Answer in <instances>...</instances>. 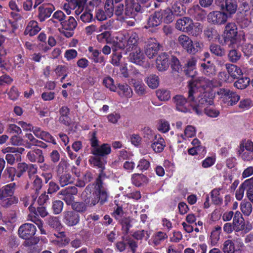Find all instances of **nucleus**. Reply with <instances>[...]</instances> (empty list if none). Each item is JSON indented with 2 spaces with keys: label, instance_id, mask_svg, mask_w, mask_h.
Segmentation results:
<instances>
[{
  "label": "nucleus",
  "instance_id": "nucleus-1",
  "mask_svg": "<svg viewBox=\"0 0 253 253\" xmlns=\"http://www.w3.org/2000/svg\"><path fill=\"white\" fill-rule=\"evenodd\" d=\"M213 86L212 81L203 77L188 81L190 105L197 114L201 115L204 108L213 104Z\"/></svg>",
  "mask_w": 253,
  "mask_h": 253
},
{
  "label": "nucleus",
  "instance_id": "nucleus-2",
  "mask_svg": "<svg viewBox=\"0 0 253 253\" xmlns=\"http://www.w3.org/2000/svg\"><path fill=\"white\" fill-rule=\"evenodd\" d=\"M106 191L102 185L100 176L97 178L95 185H89L82 194V198L90 206H94L99 202L104 203L107 199Z\"/></svg>",
  "mask_w": 253,
  "mask_h": 253
},
{
  "label": "nucleus",
  "instance_id": "nucleus-3",
  "mask_svg": "<svg viewBox=\"0 0 253 253\" xmlns=\"http://www.w3.org/2000/svg\"><path fill=\"white\" fill-rule=\"evenodd\" d=\"M16 189L15 183H11L0 188V205L3 208H8L18 203V197L14 195Z\"/></svg>",
  "mask_w": 253,
  "mask_h": 253
},
{
  "label": "nucleus",
  "instance_id": "nucleus-4",
  "mask_svg": "<svg viewBox=\"0 0 253 253\" xmlns=\"http://www.w3.org/2000/svg\"><path fill=\"white\" fill-rule=\"evenodd\" d=\"M175 27L177 30L191 34L193 36L199 35L203 29L201 24L194 23L191 18L187 17L177 20Z\"/></svg>",
  "mask_w": 253,
  "mask_h": 253
},
{
  "label": "nucleus",
  "instance_id": "nucleus-5",
  "mask_svg": "<svg viewBox=\"0 0 253 253\" xmlns=\"http://www.w3.org/2000/svg\"><path fill=\"white\" fill-rule=\"evenodd\" d=\"M177 43L188 53L195 54L201 50L203 47V44L199 41H193L187 36L181 35L177 39Z\"/></svg>",
  "mask_w": 253,
  "mask_h": 253
},
{
  "label": "nucleus",
  "instance_id": "nucleus-6",
  "mask_svg": "<svg viewBox=\"0 0 253 253\" xmlns=\"http://www.w3.org/2000/svg\"><path fill=\"white\" fill-rule=\"evenodd\" d=\"M69 164L66 161L61 160L57 167V177L61 187H64L74 182V178L68 172Z\"/></svg>",
  "mask_w": 253,
  "mask_h": 253
},
{
  "label": "nucleus",
  "instance_id": "nucleus-7",
  "mask_svg": "<svg viewBox=\"0 0 253 253\" xmlns=\"http://www.w3.org/2000/svg\"><path fill=\"white\" fill-rule=\"evenodd\" d=\"M217 94L221 103L227 106L236 105L240 99V96L236 92L224 88H219Z\"/></svg>",
  "mask_w": 253,
  "mask_h": 253
},
{
  "label": "nucleus",
  "instance_id": "nucleus-8",
  "mask_svg": "<svg viewBox=\"0 0 253 253\" xmlns=\"http://www.w3.org/2000/svg\"><path fill=\"white\" fill-rule=\"evenodd\" d=\"M225 42L230 47L237 43L238 29L234 23H228L224 31Z\"/></svg>",
  "mask_w": 253,
  "mask_h": 253
},
{
  "label": "nucleus",
  "instance_id": "nucleus-9",
  "mask_svg": "<svg viewBox=\"0 0 253 253\" xmlns=\"http://www.w3.org/2000/svg\"><path fill=\"white\" fill-rule=\"evenodd\" d=\"M124 38L120 41L118 43L119 48H126L127 51H130L135 47H139L137 46V42L138 39L137 35L136 33H131L126 36H124Z\"/></svg>",
  "mask_w": 253,
  "mask_h": 253
},
{
  "label": "nucleus",
  "instance_id": "nucleus-10",
  "mask_svg": "<svg viewBox=\"0 0 253 253\" xmlns=\"http://www.w3.org/2000/svg\"><path fill=\"white\" fill-rule=\"evenodd\" d=\"M78 189L75 186H70L61 190L58 195L59 198L64 200L68 205H71L74 201V195L78 193Z\"/></svg>",
  "mask_w": 253,
  "mask_h": 253
},
{
  "label": "nucleus",
  "instance_id": "nucleus-11",
  "mask_svg": "<svg viewBox=\"0 0 253 253\" xmlns=\"http://www.w3.org/2000/svg\"><path fill=\"white\" fill-rule=\"evenodd\" d=\"M227 19L226 13L219 11L211 12L207 16L208 21L213 24H223L227 21Z\"/></svg>",
  "mask_w": 253,
  "mask_h": 253
},
{
  "label": "nucleus",
  "instance_id": "nucleus-12",
  "mask_svg": "<svg viewBox=\"0 0 253 253\" xmlns=\"http://www.w3.org/2000/svg\"><path fill=\"white\" fill-rule=\"evenodd\" d=\"M36 229L35 225L31 223H25L21 225L18 229V234L20 238L29 240L35 234Z\"/></svg>",
  "mask_w": 253,
  "mask_h": 253
},
{
  "label": "nucleus",
  "instance_id": "nucleus-13",
  "mask_svg": "<svg viewBox=\"0 0 253 253\" xmlns=\"http://www.w3.org/2000/svg\"><path fill=\"white\" fill-rule=\"evenodd\" d=\"M125 14L129 18H134L137 13L141 11V6L134 0H125Z\"/></svg>",
  "mask_w": 253,
  "mask_h": 253
},
{
  "label": "nucleus",
  "instance_id": "nucleus-14",
  "mask_svg": "<svg viewBox=\"0 0 253 253\" xmlns=\"http://www.w3.org/2000/svg\"><path fill=\"white\" fill-rule=\"evenodd\" d=\"M232 224L234 227V231L239 232L245 230L246 232L251 229V226L247 228L245 226V220L242 214L239 211L235 212L233 217Z\"/></svg>",
  "mask_w": 253,
  "mask_h": 253
},
{
  "label": "nucleus",
  "instance_id": "nucleus-15",
  "mask_svg": "<svg viewBox=\"0 0 253 253\" xmlns=\"http://www.w3.org/2000/svg\"><path fill=\"white\" fill-rule=\"evenodd\" d=\"M130 51L129 60L137 65H143L145 62V57L140 48L135 47Z\"/></svg>",
  "mask_w": 253,
  "mask_h": 253
},
{
  "label": "nucleus",
  "instance_id": "nucleus-16",
  "mask_svg": "<svg viewBox=\"0 0 253 253\" xmlns=\"http://www.w3.org/2000/svg\"><path fill=\"white\" fill-rule=\"evenodd\" d=\"M159 50V43L155 39L150 38L147 42L145 53L151 59L156 55Z\"/></svg>",
  "mask_w": 253,
  "mask_h": 253
},
{
  "label": "nucleus",
  "instance_id": "nucleus-17",
  "mask_svg": "<svg viewBox=\"0 0 253 253\" xmlns=\"http://www.w3.org/2000/svg\"><path fill=\"white\" fill-rule=\"evenodd\" d=\"M54 10V6L51 4L43 3L38 8V17L40 20L41 22L44 21L45 19L50 16Z\"/></svg>",
  "mask_w": 253,
  "mask_h": 253
},
{
  "label": "nucleus",
  "instance_id": "nucleus-18",
  "mask_svg": "<svg viewBox=\"0 0 253 253\" xmlns=\"http://www.w3.org/2000/svg\"><path fill=\"white\" fill-rule=\"evenodd\" d=\"M63 221L68 226H74L79 222L80 216L74 211H65L63 213Z\"/></svg>",
  "mask_w": 253,
  "mask_h": 253
},
{
  "label": "nucleus",
  "instance_id": "nucleus-19",
  "mask_svg": "<svg viewBox=\"0 0 253 253\" xmlns=\"http://www.w3.org/2000/svg\"><path fill=\"white\" fill-rule=\"evenodd\" d=\"M32 132L38 138L41 139L47 142L56 144V142L54 137L47 131L42 130L40 127L36 126L32 128Z\"/></svg>",
  "mask_w": 253,
  "mask_h": 253
},
{
  "label": "nucleus",
  "instance_id": "nucleus-20",
  "mask_svg": "<svg viewBox=\"0 0 253 253\" xmlns=\"http://www.w3.org/2000/svg\"><path fill=\"white\" fill-rule=\"evenodd\" d=\"M173 100L176 109L178 111L184 113L190 111L189 106H190V105L189 99L188 102L184 97L182 95H178L173 98Z\"/></svg>",
  "mask_w": 253,
  "mask_h": 253
},
{
  "label": "nucleus",
  "instance_id": "nucleus-21",
  "mask_svg": "<svg viewBox=\"0 0 253 253\" xmlns=\"http://www.w3.org/2000/svg\"><path fill=\"white\" fill-rule=\"evenodd\" d=\"M27 159L32 163H42L44 162V157L42 150L33 149L30 150L26 156Z\"/></svg>",
  "mask_w": 253,
  "mask_h": 253
},
{
  "label": "nucleus",
  "instance_id": "nucleus-22",
  "mask_svg": "<svg viewBox=\"0 0 253 253\" xmlns=\"http://www.w3.org/2000/svg\"><path fill=\"white\" fill-rule=\"evenodd\" d=\"M156 67L159 71H164L169 67L168 55L165 53L160 54L156 61Z\"/></svg>",
  "mask_w": 253,
  "mask_h": 253
},
{
  "label": "nucleus",
  "instance_id": "nucleus-23",
  "mask_svg": "<svg viewBox=\"0 0 253 253\" xmlns=\"http://www.w3.org/2000/svg\"><path fill=\"white\" fill-rule=\"evenodd\" d=\"M201 70L207 76L212 77L216 74L214 65L211 61H205L201 64Z\"/></svg>",
  "mask_w": 253,
  "mask_h": 253
},
{
  "label": "nucleus",
  "instance_id": "nucleus-24",
  "mask_svg": "<svg viewBox=\"0 0 253 253\" xmlns=\"http://www.w3.org/2000/svg\"><path fill=\"white\" fill-rule=\"evenodd\" d=\"M117 90L118 94L123 98H130L133 95L132 89L126 84H119Z\"/></svg>",
  "mask_w": 253,
  "mask_h": 253
},
{
  "label": "nucleus",
  "instance_id": "nucleus-25",
  "mask_svg": "<svg viewBox=\"0 0 253 253\" xmlns=\"http://www.w3.org/2000/svg\"><path fill=\"white\" fill-rule=\"evenodd\" d=\"M111 152V146L109 144L104 143L91 149V153L94 155L99 156H105L110 154Z\"/></svg>",
  "mask_w": 253,
  "mask_h": 253
},
{
  "label": "nucleus",
  "instance_id": "nucleus-26",
  "mask_svg": "<svg viewBox=\"0 0 253 253\" xmlns=\"http://www.w3.org/2000/svg\"><path fill=\"white\" fill-rule=\"evenodd\" d=\"M166 146L164 139L159 134L155 135L151 147L157 153L162 152Z\"/></svg>",
  "mask_w": 253,
  "mask_h": 253
},
{
  "label": "nucleus",
  "instance_id": "nucleus-27",
  "mask_svg": "<svg viewBox=\"0 0 253 253\" xmlns=\"http://www.w3.org/2000/svg\"><path fill=\"white\" fill-rule=\"evenodd\" d=\"M40 30L41 29L38 26L37 22L32 20L28 23L24 31V34L29 35L30 36H33L36 35Z\"/></svg>",
  "mask_w": 253,
  "mask_h": 253
},
{
  "label": "nucleus",
  "instance_id": "nucleus-28",
  "mask_svg": "<svg viewBox=\"0 0 253 253\" xmlns=\"http://www.w3.org/2000/svg\"><path fill=\"white\" fill-rule=\"evenodd\" d=\"M188 13L198 19L203 18L206 14L205 11L198 4L193 5L192 8L189 9Z\"/></svg>",
  "mask_w": 253,
  "mask_h": 253
},
{
  "label": "nucleus",
  "instance_id": "nucleus-29",
  "mask_svg": "<svg viewBox=\"0 0 253 253\" xmlns=\"http://www.w3.org/2000/svg\"><path fill=\"white\" fill-rule=\"evenodd\" d=\"M162 15L159 11H156L153 14L151 15L148 21V26L149 27H156L162 22Z\"/></svg>",
  "mask_w": 253,
  "mask_h": 253
},
{
  "label": "nucleus",
  "instance_id": "nucleus-30",
  "mask_svg": "<svg viewBox=\"0 0 253 253\" xmlns=\"http://www.w3.org/2000/svg\"><path fill=\"white\" fill-rule=\"evenodd\" d=\"M222 9L225 10L230 14L236 12L237 8V1L236 0H225V4L222 3L221 4Z\"/></svg>",
  "mask_w": 253,
  "mask_h": 253
},
{
  "label": "nucleus",
  "instance_id": "nucleus-31",
  "mask_svg": "<svg viewBox=\"0 0 253 253\" xmlns=\"http://www.w3.org/2000/svg\"><path fill=\"white\" fill-rule=\"evenodd\" d=\"M131 84L134 88V90L138 95H143L146 93V86L141 81L131 79Z\"/></svg>",
  "mask_w": 253,
  "mask_h": 253
},
{
  "label": "nucleus",
  "instance_id": "nucleus-32",
  "mask_svg": "<svg viewBox=\"0 0 253 253\" xmlns=\"http://www.w3.org/2000/svg\"><path fill=\"white\" fill-rule=\"evenodd\" d=\"M62 29L65 30H74L77 26V22L72 17H69L68 20H64L61 23Z\"/></svg>",
  "mask_w": 253,
  "mask_h": 253
},
{
  "label": "nucleus",
  "instance_id": "nucleus-33",
  "mask_svg": "<svg viewBox=\"0 0 253 253\" xmlns=\"http://www.w3.org/2000/svg\"><path fill=\"white\" fill-rule=\"evenodd\" d=\"M225 66L229 75L233 78H237L242 73L241 69L235 65L226 64Z\"/></svg>",
  "mask_w": 253,
  "mask_h": 253
},
{
  "label": "nucleus",
  "instance_id": "nucleus-34",
  "mask_svg": "<svg viewBox=\"0 0 253 253\" xmlns=\"http://www.w3.org/2000/svg\"><path fill=\"white\" fill-rule=\"evenodd\" d=\"M162 15V20L166 23L172 22L174 18V15L172 10L167 8L165 10L159 11Z\"/></svg>",
  "mask_w": 253,
  "mask_h": 253
},
{
  "label": "nucleus",
  "instance_id": "nucleus-35",
  "mask_svg": "<svg viewBox=\"0 0 253 253\" xmlns=\"http://www.w3.org/2000/svg\"><path fill=\"white\" fill-rule=\"evenodd\" d=\"M196 60L194 58L189 59L187 63V70L186 74L192 78L195 76L196 72L194 71L195 68Z\"/></svg>",
  "mask_w": 253,
  "mask_h": 253
},
{
  "label": "nucleus",
  "instance_id": "nucleus-36",
  "mask_svg": "<svg viewBox=\"0 0 253 253\" xmlns=\"http://www.w3.org/2000/svg\"><path fill=\"white\" fill-rule=\"evenodd\" d=\"M132 182L136 186H140L142 184L146 183L148 179L146 176L142 174L135 173L132 175Z\"/></svg>",
  "mask_w": 253,
  "mask_h": 253
},
{
  "label": "nucleus",
  "instance_id": "nucleus-37",
  "mask_svg": "<svg viewBox=\"0 0 253 253\" xmlns=\"http://www.w3.org/2000/svg\"><path fill=\"white\" fill-rule=\"evenodd\" d=\"M240 210L245 216H249L253 212V207L249 202L243 201L240 205Z\"/></svg>",
  "mask_w": 253,
  "mask_h": 253
},
{
  "label": "nucleus",
  "instance_id": "nucleus-38",
  "mask_svg": "<svg viewBox=\"0 0 253 253\" xmlns=\"http://www.w3.org/2000/svg\"><path fill=\"white\" fill-rule=\"evenodd\" d=\"M145 81L149 87L152 89L156 88L159 85V78L156 75H150Z\"/></svg>",
  "mask_w": 253,
  "mask_h": 253
},
{
  "label": "nucleus",
  "instance_id": "nucleus-39",
  "mask_svg": "<svg viewBox=\"0 0 253 253\" xmlns=\"http://www.w3.org/2000/svg\"><path fill=\"white\" fill-rule=\"evenodd\" d=\"M221 232V228L219 226H215L211 235V245H215L220 238V234Z\"/></svg>",
  "mask_w": 253,
  "mask_h": 253
},
{
  "label": "nucleus",
  "instance_id": "nucleus-40",
  "mask_svg": "<svg viewBox=\"0 0 253 253\" xmlns=\"http://www.w3.org/2000/svg\"><path fill=\"white\" fill-rule=\"evenodd\" d=\"M196 134V129L192 126H187L184 129V134H181L180 137L183 139L194 137Z\"/></svg>",
  "mask_w": 253,
  "mask_h": 253
},
{
  "label": "nucleus",
  "instance_id": "nucleus-41",
  "mask_svg": "<svg viewBox=\"0 0 253 253\" xmlns=\"http://www.w3.org/2000/svg\"><path fill=\"white\" fill-rule=\"evenodd\" d=\"M249 183V180H246L243 183H242L236 192V198L238 200H241L242 199L244 191L245 189H247L248 187Z\"/></svg>",
  "mask_w": 253,
  "mask_h": 253
},
{
  "label": "nucleus",
  "instance_id": "nucleus-42",
  "mask_svg": "<svg viewBox=\"0 0 253 253\" xmlns=\"http://www.w3.org/2000/svg\"><path fill=\"white\" fill-rule=\"evenodd\" d=\"M210 49L212 54L216 56H222L225 53L224 49L218 44H211L210 47Z\"/></svg>",
  "mask_w": 253,
  "mask_h": 253
},
{
  "label": "nucleus",
  "instance_id": "nucleus-43",
  "mask_svg": "<svg viewBox=\"0 0 253 253\" xmlns=\"http://www.w3.org/2000/svg\"><path fill=\"white\" fill-rule=\"evenodd\" d=\"M250 80L248 78H242L238 79L234 83V86L238 89H243L249 85Z\"/></svg>",
  "mask_w": 253,
  "mask_h": 253
},
{
  "label": "nucleus",
  "instance_id": "nucleus-44",
  "mask_svg": "<svg viewBox=\"0 0 253 253\" xmlns=\"http://www.w3.org/2000/svg\"><path fill=\"white\" fill-rule=\"evenodd\" d=\"M156 95L158 98L162 101L168 100L170 98L169 91L165 89H160L157 90Z\"/></svg>",
  "mask_w": 253,
  "mask_h": 253
},
{
  "label": "nucleus",
  "instance_id": "nucleus-45",
  "mask_svg": "<svg viewBox=\"0 0 253 253\" xmlns=\"http://www.w3.org/2000/svg\"><path fill=\"white\" fill-rule=\"evenodd\" d=\"M228 57L230 62L235 63L241 58V53L236 49H232L229 51Z\"/></svg>",
  "mask_w": 253,
  "mask_h": 253
},
{
  "label": "nucleus",
  "instance_id": "nucleus-46",
  "mask_svg": "<svg viewBox=\"0 0 253 253\" xmlns=\"http://www.w3.org/2000/svg\"><path fill=\"white\" fill-rule=\"evenodd\" d=\"M71 205L73 210L79 212H84L87 209L86 204L82 202H73Z\"/></svg>",
  "mask_w": 253,
  "mask_h": 253
},
{
  "label": "nucleus",
  "instance_id": "nucleus-47",
  "mask_svg": "<svg viewBox=\"0 0 253 253\" xmlns=\"http://www.w3.org/2000/svg\"><path fill=\"white\" fill-rule=\"evenodd\" d=\"M103 83L105 87L109 88L110 90L114 92L117 91V87L114 84V80L110 77L104 78Z\"/></svg>",
  "mask_w": 253,
  "mask_h": 253
},
{
  "label": "nucleus",
  "instance_id": "nucleus-48",
  "mask_svg": "<svg viewBox=\"0 0 253 253\" xmlns=\"http://www.w3.org/2000/svg\"><path fill=\"white\" fill-rule=\"evenodd\" d=\"M239 150L253 151V142L250 140H244L241 142Z\"/></svg>",
  "mask_w": 253,
  "mask_h": 253
},
{
  "label": "nucleus",
  "instance_id": "nucleus-49",
  "mask_svg": "<svg viewBox=\"0 0 253 253\" xmlns=\"http://www.w3.org/2000/svg\"><path fill=\"white\" fill-rule=\"evenodd\" d=\"M211 198L212 201L215 205H219L222 202V198L220 195L219 190L213 189L211 192Z\"/></svg>",
  "mask_w": 253,
  "mask_h": 253
},
{
  "label": "nucleus",
  "instance_id": "nucleus-50",
  "mask_svg": "<svg viewBox=\"0 0 253 253\" xmlns=\"http://www.w3.org/2000/svg\"><path fill=\"white\" fill-rule=\"evenodd\" d=\"M16 172V169L13 167H7L4 170L3 176L9 181H13Z\"/></svg>",
  "mask_w": 253,
  "mask_h": 253
},
{
  "label": "nucleus",
  "instance_id": "nucleus-51",
  "mask_svg": "<svg viewBox=\"0 0 253 253\" xmlns=\"http://www.w3.org/2000/svg\"><path fill=\"white\" fill-rule=\"evenodd\" d=\"M48 224L53 228L60 229L61 224L57 217L50 216L47 219Z\"/></svg>",
  "mask_w": 253,
  "mask_h": 253
},
{
  "label": "nucleus",
  "instance_id": "nucleus-52",
  "mask_svg": "<svg viewBox=\"0 0 253 253\" xmlns=\"http://www.w3.org/2000/svg\"><path fill=\"white\" fill-rule=\"evenodd\" d=\"M63 202L60 200L53 201L52 206L53 213L55 214L60 213L63 210Z\"/></svg>",
  "mask_w": 253,
  "mask_h": 253
},
{
  "label": "nucleus",
  "instance_id": "nucleus-53",
  "mask_svg": "<svg viewBox=\"0 0 253 253\" xmlns=\"http://www.w3.org/2000/svg\"><path fill=\"white\" fill-rule=\"evenodd\" d=\"M65 17L66 15L62 11L60 10L57 11L53 14L52 18L48 21V22L50 24L55 23V20L56 19L61 23L64 20Z\"/></svg>",
  "mask_w": 253,
  "mask_h": 253
},
{
  "label": "nucleus",
  "instance_id": "nucleus-54",
  "mask_svg": "<svg viewBox=\"0 0 253 253\" xmlns=\"http://www.w3.org/2000/svg\"><path fill=\"white\" fill-rule=\"evenodd\" d=\"M89 163L94 166L102 169L104 167V162L100 158L92 156L89 160Z\"/></svg>",
  "mask_w": 253,
  "mask_h": 253
},
{
  "label": "nucleus",
  "instance_id": "nucleus-55",
  "mask_svg": "<svg viewBox=\"0 0 253 253\" xmlns=\"http://www.w3.org/2000/svg\"><path fill=\"white\" fill-rule=\"evenodd\" d=\"M223 251L224 253H234V245L231 240H228L224 243Z\"/></svg>",
  "mask_w": 253,
  "mask_h": 253
},
{
  "label": "nucleus",
  "instance_id": "nucleus-56",
  "mask_svg": "<svg viewBox=\"0 0 253 253\" xmlns=\"http://www.w3.org/2000/svg\"><path fill=\"white\" fill-rule=\"evenodd\" d=\"M105 13L108 17L113 14V0H107L104 6Z\"/></svg>",
  "mask_w": 253,
  "mask_h": 253
},
{
  "label": "nucleus",
  "instance_id": "nucleus-57",
  "mask_svg": "<svg viewBox=\"0 0 253 253\" xmlns=\"http://www.w3.org/2000/svg\"><path fill=\"white\" fill-rule=\"evenodd\" d=\"M203 111L207 116L212 118L217 117L220 113L218 110L213 107H209V106L204 108Z\"/></svg>",
  "mask_w": 253,
  "mask_h": 253
},
{
  "label": "nucleus",
  "instance_id": "nucleus-58",
  "mask_svg": "<svg viewBox=\"0 0 253 253\" xmlns=\"http://www.w3.org/2000/svg\"><path fill=\"white\" fill-rule=\"evenodd\" d=\"M242 51L245 56L249 57L253 54V44L250 43H245L242 45Z\"/></svg>",
  "mask_w": 253,
  "mask_h": 253
},
{
  "label": "nucleus",
  "instance_id": "nucleus-59",
  "mask_svg": "<svg viewBox=\"0 0 253 253\" xmlns=\"http://www.w3.org/2000/svg\"><path fill=\"white\" fill-rule=\"evenodd\" d=\"M238 152L244 161H249L253 159V151L239 150Z\"/></svg>",
  "mask_w": 253,
  "mask_h": 253
},
{
  "label": "nucleus",
  "instance_id": "nucleus-60",
  "mask_svg": "<svg viewBox=\"0 0 253 253\" xmlns=\"http://www.w3.org/2000/svg\"><path fill=\"white\" fill-rule=\"evenodd\" d=\"M78 52L74 49H67L64 53V57L67 61L75 59L78 56Z\"/></svg>",
  "mask_w": 253,
  "mask_h": 253
},
{
  "label": "nucleus",
  "instance_id": "nucleus-61",
  "mask_svg": "<svg viewBox=\"0 0 253 253\" xmlns=\"http://www.w3.org/2000/svg\"><path fill=\"white\" fill-rule=\"evenodd\" d=\"M120 221L122 224L123 232L127 234L131 226L130 219L129 218H123Z\"/></svg>",
  "mask_w": 253,
  "mask_h": 253
},
{
  "label": "nucleus",
  "instance_id": "nucleus-62",
  "mask_svg": "<svg viewBox=\"0 0 253 253\" xmlns=\"http://www.w3.org/2000/svg\"><path fill=\"white\" fill-rule=\"evenodd\" d=\"M20 157L21 156L19 154L8 153L5 156V159L8 164L13 165L15 163L16 159L18 160L20 159Z\"/></svg>",
  "mask_w": 253,
  "mask_h": 253
},
{
  "label": "nucleus",
  "instance_id": "nucleus-63",
  "mask_svg": "<svg viewBox=\"0 0 253 253\" xmlns=\"http://www.w3.org/2000/svg\"><path fill=\"white\" fill-rule=\"evenodd\" d=\"M122 55L121 53H113L112 55L111 63L114 66H118L120 65L121 60L122 59Z\"/></svg>",
  "mask_w": 253,
  "mask_h": 253
},
{
  "label": "nucleus",
  "instance_id": "nucleus-64",
  "mask_svg": "<svg viewBox=\"0 0 253 253\" xmlns=\"http://www.w3.org/2000/svg\"><path fill=\"white\" fill-rule=\"evenodd\" d=\"M253 105L252 101L249 99L242 100L239 104V107L242 110H247Z\"/></svg>",
  "mask_w": 253,
  "mask_h": 253
}]
</instances>
